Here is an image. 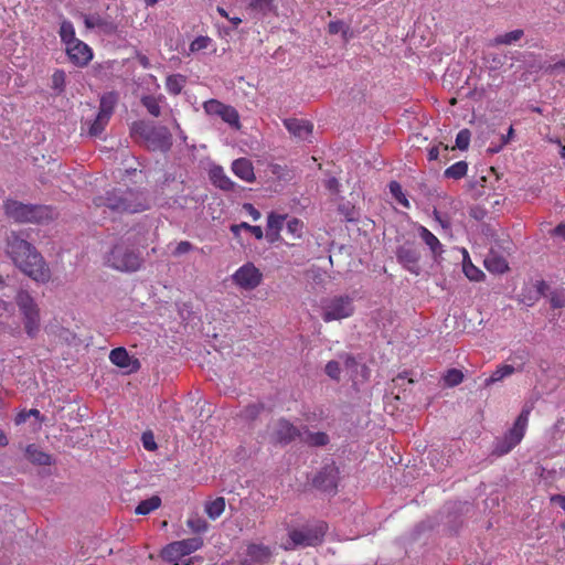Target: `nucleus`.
I'll list each match as a JSON object with an SVG mask.
<instances>
[{
	"label": "nucleus",
	"instance_id": "53",
	"mask_svg": "<svg viewBox=\"0 0 565 565\" xmlns=\"http://www.w3.org/2000/svg\"><path fill=\"white\" fill-rule=\"evenodd\" d=\"M54 211L49 206H40L38 205V224H40L44 218H53Z\"/></svg>",
	"mask_w": 565,
	"mask_h": 565
},
{
	"label": "nucleus",
	"instance_id": "60",
	"mask_svg": "<svg viewBox=\"0 0 565 565\" xmlns=\"http://www.w3.org/2000/svg\"><path fill=\"white\" fill-rule=\"evenodd\" d=\"M428 160L429 161H434V160H437L438 157H439V148L437 146L435 147H431L429 150H428Z\"/></svg>",
	"mask_w": 565,
	"mask_h": 565
},
{
	"label": "nucleus",
	"instance_id": "38",
	"mask_svg": "<svg viewBox=\"0 0 565 565\" xmlns=\"http://www.w3.org/2000/svg\"><path fill=\"white\" fill-rule=\"evenodd\" d=\"M522 36H523V31L518 29V30H513L511 32L498 35L494 39V43L509 45V44H512V43L519 41Z\"/></svg>",
	"mask_w": 565,
	"mask_h": 565
},
{
	"label": "nucleus",
	"instance_id": "40",
	"mask_svg": "<svg viewBox=\"0 0 565 565\" xmlns=\"http://www.w3.org/2000/svg\"><path fill=\"white\" fill-rule=\"evenodd\" d=\"M303 231V222L292 217L286 223L285 232L292 237H300Z\"/></svg>",
	"mask_w": 565,
	"mask_h": 565
},
{
	"label": "nucleus",
	"instance_id": "48",
	"mask_svg": "<svg viewBox=\"0 0 565 565\" xmlns=\"http://www.w3.org/2000/svg\"><path fill=\"white\" fill-rule=\"evenodd\" d=\"M326 373L327 375L332 379V380H335V381H339L340 380V374H341V367H340V362L339 361H329L326 365Z\"/></svg>",
	"mask_w": 565,
	"mask_h": 565
},
{
	"label": "nucleus",
	"instance_id": "37",
	"mask_svg": "<svg viewBox=\"0 0 565 565\" xmlns=\"http://www.w3.org/2000/svg\"><path fill=\"white\" fill-rule=\"evenodd\" d=\"M65 78H66L65 72L62 70H56L52 74L51 88L55 92V94H61L62 92H64Z\"/></svg>",
	"mask_w": 565,
	"mask_h": 565
},
{
	"label": "nucleus",
	"instance_id": "59",
	"mask_svg": "<svg viewBox=\"0 0 565 565\" xmlns=\"http://www.w3.org/2000/svg\"><path fill=\"white\" fill-rule=\"evenodd\" d=\"M52 458L51 456L44 452H38V465H51Z\"/></svg>",
	"mask_w": 565,
	"mask_h": 565
},
{
	"label": "nucleus",
	"instance_id": "50",
	"mask_svg": "<svg viewBox=\"0 0 565 565\" xmlns=\"http://www.w3.org/2000/svg\"><path fill=\"white\" fill-rule=\"evenodd\" d=\"M340 360L342 361L344 367L351 373L356 372L358 362L355 358L349 353H343L340 355Z\"/></svg>",
	"mask_w": 565,
	"mask_h": 565
},
{
	"label": "nucleus",
	"instance_id": "4",
	"mask_svg": "<svg viewBox=\"0 0 565 565\" xmlns=\"http://www.w3.org/2000/svg\"><path fill=\"white\" fill-rule=\"evenodd\" d=\"M353 312V298L348 295H337L321 300V317L324 322L349 318Z\"/></svg>",
	"mask_w": 565,
	"mask_h": 565
},
{
	"label": "nucleus",
	"instance_id": "25",
	"mask_svg": "<svg viewBox=\"0 0 565 565\" xmlns=\"http://www.w3.org/2000/svg\"><path fill=\"white\" fill-rule=\"evenodd\" d=\"M163 100H164V96L163 95H159V96L146 95V96H142L141 99H140L141 105L153 117H159L161 115V106H160V104Z\"/></svg>",
	"mask_w": 565,
	"mask_h": 565
},
{
	"label": "nucleus",
	"instance_id": "5",
	"mask_svg": "<svg viewBox=\"0 0 565 565\" xmlns=\"http://www.w3.org/2000/svg\"><path fill=\"white\" fill-rule=\"evenodd\" d=\"M274 557V546L249 542L237 553L236 565H271Z\"/></svg>",
	"mask_w": 565,
	"mask_h": 565
},
{
	"label": "nucleus",
	"instance_id": "20",
	"mask_svg": "<svg viewBox=\"0 0 565 565\" xmlns=\"http://www.w3.org/2000/svg\"><path fill=\"white\" fill-rule=\"evenodd\" d=\"M209 177L213 185L224 191H233L235 183L226 175L221 166H213L209 171Z\"/></svg>",
	"mask_w": 565,
	"mask_h": 565
},
{
	"label": "nucleus",
	"instance_id": "39",
	"mask_svg": "<svg viewBox=\"0 0 565 565\" xmlns=\"http://www.w3.org/2000/svg\"><path fill=\"white\" fill-rule=\"evenodd\" d=\"M188 527L194 533H204L209 529L207 522L201 516H190L186 521Z\"/></svg>",
	"mask_w": 565,
	"mask_h": 565
},
{
	"label": "nucleus",
	"instance_id": "61",
	"mask_svg": "<svg viewBox=\"0 0 565 565\" xmlns=\"http://www.w3.org/2000/svg\"><path fill=\"white\" fill-rule=\"evenodd\" d=\"M553 233H554L555 235H557V236H562V237L565 239V224H564V223L558 224V225L554 228Z\"/></svg>",
	"mask_w": 565,
	"mask_h": 565
},
{
	"label": "nucleus",
	"instance_id": "3",
	"mask_svg": "<svg viewBox=\"0 0 565 565\" xmlns=\"http://www.w3.org/2000/svg\"><path fill=\"white\" fill-rule=\"evenodd\" d=\"M102 258L105 266L120 273H135L145 262L138 249H106Z\"/></svg>",
	"mask_w": 565,
	"mask_h": 565
},
{
	"label": "nucleus",
	"instance_id": "45",
	"mask_svg": "<svg viewBox=\"0 0 565 565\" xmlns=\"http://www.w3.org/2000/svg\"><path fill=\"white\" fill-rule=\"evenodd\" d=\"M263 411V405L260 404H250L247 405L241 413L239 416L245 420H254L258 417L260 412Z\"/></svg>",
	"mask_w": 565,
	"mask_h": 565
},
{
	"label": "nucleus",
	"instance_id": "35",
	"mask_svg": "<svg viewBox=\"0 0 565 565\" xmlns=\"http://www.w3.org/2000/svg\"><path fill=\"white\" fill-rule=\"evenodd\" d=\"M467 171H468L467 162L458 161L445 170V177L458 180V179H461L462 177H465Z\"/></svg>",
	"mask_w": 565,
	"mask_h": 565
},
{
	"label": "nucleus",
	"instance_id": "41",
	"mask_svg": "<svg viewBox=\"0 0 565 565\" xmlns=\"http://www.w3.org/2000/svg\"><path fill=\"white\" fill-rule=\"evenodd\" d=\"M392 195L404 207H409V202L403 193L402 186L397 181H392L388 185Z\"/></svg>",
	"mask_w": 565,
	"mask_h": 565
},
{
	"label": "nucleus",
	"instance_id": "1",
	"mask_svg": "<svg viewBox=\"0 0 565 565\" xmlns=\"http://www.w3.org/2000/svg\"><path fill=\"white\" fill-rule=\"evenodd\" d=\"M96 205L116 213H139L148 209L143 194L130 189L109 191L105 198L96 200Z\"/></svg>",
	"mask_w": 565,
	"mask_h": 565
},
{
	"label": "nucleus",
	"instance_id": "56",
	"mask_svg": "<svg viewBox=\"0 0 565 565\" xmlns=\"http://www.w3.org/2000/svg\"><path fill=\"white\" fill-rule=\"evenodd\" d=\"M241 226L248 230L255 237H257V238L263 237V230L260 226H253V225H248L247 223H242Z\"/></svg>",
	"mask_w": 565,
	"mask_h": 565
},
{
	"label": "nucleus",
	"instance_id": "33",
	"mask_svg": "<svg viewBox=\"0 0 565 565\" xmlns=\"http://www.w3.org/2000/svg\"><path fill=\"white\" fill-rule=\"evenodd\" d=\"M161 504V499L158 497V495H153L147 500H143L141 501L135 512L136 514H141V515H146V514H149L150 512L157 510Z\"/></svg>",
	"mask_w": 565,
	"mask_h": 565
},
{
	"label": "nucleus",
	"instance_id": "15",
	"mask_svg": "<svg viewBox=\"0 0 565 565\" xmlns=\"http://www.w3.org/2000/svg\"><path fill=\"white\" fill-rule=\"evenodd\" d=\"M284 126L288 132L299 140H309L313 132V124L306 119L287 118Z\"/></svg>",
	"mask_w": 565,
	"mask_h": 565
},
{
	"label": "nucleus",
	"instance_id": "36",
	"mask_svg": "<svg viewBox=\"0 0 565 565\" xmlns=\"http://www.w3.org/2000/svg\"><path fill=\"white\" fill-rule=\"evenodd\" d=\"M213 44V40L206 35L195 38L189 46L190 53H196L207 50Z\"/></svg>",
	"mask_w": 565,
	"mask_h": 565
},
{
	"label": "nucleus",
	"instance_id": "11",
	"mask_svg": "<svg viewBox=\"0 0 565 565\" xmlns=\"http://www.w3.org/2000/svg\"><path fill=\"white\" fill-rule=\"evenodd\" d=\"M203 109L207 115L217 116L234 128L241 127L238 111L231 105H226L217 99H209L204 102Z\"/></svg>",
	"mask_w": 565,
	"mask_h": 565
},
{
	"label": "nucleus",
	"instance_id": "52",
	"mask_svg": "<svg viewBox=\"0 0 565 565\" xmlns=\"http://www.w3.org/2000/svg\"><path fill=\"white\" fill-rule=\"evenodd\" d=\"M141 440H142V445H143L145 449L150 450V451L157 449V444L154 441L152 433H150V431L143 433Z\"/></svg>",
	"mask_w": 565,
	"mask_h": 565
},
{
	"label": "nucleus",
	"instance_id": "55",
	"mask_svg": "<svg viewBox=\"0 0 565 565\" xmlns=\"http://www.w3.org/2000/svg\"><path fill=\"white\" fill-rule=\"evenodd\" d=\"M343 22L342 21H331L329 24H328V32L330 34H337L339 33L340 31L343 30Z\"/></svg>",
	"mask_w": 565,
	"mask_h": 565
},
{
	"label": "nucleus",
	"instance_id": "23",
	"mask_svg": "<svg viewBox=\"0 0 565 565\" xmlns=\"http://www.w3.org/2000/svg\"><path fill=\"white\" fill-rule=\"evenodd\" d=\"M299 440L309 446H324L328 444L329 437L322 431L312 433L308 429H303L300 430Z\"/></svg>",
	"mask_w": 565,
	"mask_h": 565
},
{
	"label": "nucleus",
	"instance_id": "64",
	"mask_svg": "<svg viewBox=\"0 0 565 565\" xmlns=\"http://www.w3.org/2000/svg\"><path fill=\"white\" fill-rule=\"evenodd\" d=\"M513 134H514V129L513 127L511 126L508 130V134L505 136L502 137V143L503 145H507L511 138L513 137Z\"/></svg>",
	"mask_w": 565,
	"mask_h": 565
},
{
	"label": "nucleus",
	"instance_id": "30",
	"mask_svg": "<svg viewBox=\"0 0 565 565\" xmlns=\"http://www.w3.org/2000/svg\"><path fill=\"white\" fill-rule=\"evenodd\" d=\"M275 0H249L247 9L266 17L274 8Z\"/></svg>",
	"mask_w": 565,
	"mask_h": 565
},
{
	"label": "nucleus",
	"instance_id": "26",
	"mask_svg": "<svg viewBox=\"0 0 565 565\" xmlns=\"http://www.w3.org/2000/svg\"><path fill=\"white\" fill-rule=\"evenodd\" d=\"M462 269L467 278L472 281H480L484 277V274L471 263L467 249H462Z\"/></svg>",
	"mask_w": 565,
	"mask_h": 565
},
{
	"label": "nucleus",
	"instance_id": "46",
	"mask_svg": "<svg viewBox=\"0 0 565 565\" xmlns=\"http://www.w3.org/2000/svg\"><path fill=\"white\" fill-rule=\"evenodd\" d=\"M463 380V374L457 369L449 370L445 375V382L448 386H456Z\"/></svg>",
	"mask_w": 565,
	"mask_h": 565
},
{
	"label": "nucleus",
	"instance_id": "9",
	"mask_svg": "<svg viewBox=\"0 0 565 565\" xmlns=\"http://www.w3.org/2000/svg\"><path fill=\"white\" fill-rule=\"evenodd\" d=\"M231 279L237 288L250 291L262 284L263 274L253 263H246L235 270Z\"/></svg>",
	"mask_w": 565,
	"mask_h": 565
},
{
	"label": "nucleus",
	"instance_id": "44",
	"mask_svg": "<svg viewBox=\"0 0 565 565\" xmlns=\"http://www.w3.org/2000/svg\"><path fill=\"white\" fill-rule=\"evenodd\" d=\"M339 212L347 222H356L359 220V212L351 203L341 204Z\"/></svg>",
	"mask_w": 565,
	"mask_h": 565
},
{
	"label": "nucleus",
	"instance_id": "27",
	"mask_svg": "<svg viewBox=\"0 0 565 565\" xmlns=\"http://www.w3.org/2000/svg\"><path fill=\"white\" fill-rule=\"evenodd\" d=\"M186 83V77L181 74L169 75L166 79V88L171 95H179Z\"/></svg>",
	"mask_w": 565,
	"mask_h": 565
},
{
	"label": "nucleus",
	"instance_id": "62",
	"mask_svg": "<svg viewBox=\"0 0 565 565\" xmlns=\"http://www.w3.org/2000/svg\"><path fill=\"white\" fill-rule=\"evenodd\" d=\"M25 455H26L29 460H31V461L34 460L35 449H34L33 445H28L26 446Z\"/></svg>",
	"mask_w": 565,
	"mask_h": 565
},
{
	"label": "nucleus",
	"instance_id": "17",
	"mask_svg": "<svg viewBox=\"0 0 565 565\" xmlns=\"http://www.w3.org/2000/svg\"><path fill=\"white\" fill-rule=\"evenodd\" d=\"M33 249H13L11 255L15 265L28 276L33 277L35 274L34 263L35 255Z\"/></svg>",
	"mask_w": 565,
	"mask_h": 565
},
{
	"label": "nucleus",
	"instance_id": "58",
	"mask_svg": "<svg viewBox=\"0 0 565 565\" xmlns=\"http://www.w3.org/2000/svg\"><path fill=\"white\" fill-rule=\"evenodd\" d=\"M551 303L554 308H562L565 307V298L561 296H552Z\"/></svg>",
	"mask_w": 565,
	"mask_h": 565
},
{
	"label": "nucleus",
	"instance_id": "43",
	"mask_svg": "<svg viewBox=\"0 0 565 565\" xmlns=\"http://www.w3.org/2000/svg\"><path fill=\"white\" fill-rule=\"evenodd\" d=\"M29 300L30 299H29V296L26 294H24V292L19 294L18 301H19L20 307L23 309L24 315H25V317L28 319L26 329H28V331L30 333L31 330H32L31 323H32L33 311H32V309L28 305Z\"/></svg>",
	"mask_w": 565,
	"mask_h": 565
},
{
	"label": "nucleus",
	"instance_id": "49",
	"mask_svg": "<svg viewBox=\"0 0 565 565\" xmlns=\"http://www.w3.org/2000/svg\"><path fill=\"white\" fill-rule=\"evenodd\" d=\"M50 278V268L42 259H38V282H46Z\"/></svg>",
	"mask_w": 565,
	"mask_h": 565
},
{
	"label": "nucleus",
	"instance_id": "16",
	"mask_svg": "<svg viewBox=\"0 0 565 565\" xmlns=\"http://www.w3.org/2000/svg\"><path fill=\"white\" fill-rule=\"evenodd\" d=\"M109 360L116 366L125 369L127 373H134L140 369L139 360L130 356L125 348L111 350Z\"/></svg>",
	"mask_w": 565,
	"mask_h": 565
},
{
	"label": "nucleus",
	"instance_id": "13",
	"mask_svg": "<svg viewBox=\"0 0 565 565\" xmlns=\"http://www.w3.org/2000/svg\"><path fill=\"white\" fill-rule=\"evenodd\" d=\"M72 43L73 44L65 49L70 61L78 67L88 65L93 58L92 49L82 40L73 41Z\"/></svg>",
	"mask_w": 565,
	"mask_h": 565
},
{
	"label": "nucleus",
	"instance_id": "28",
	"mask_svg": "<svg viewBox=\"0 0 565 565\" xmlns=\"http://www.w3.org/2000/svg\"><path fill=\"white\" fill-rule=\"evenodd\" d=\"M204 510L210 519H217L225 510V499L223 497H218L212 501H207Z\"/></svg>",
	"mask_w": 565,
	"mask_h": 565
},
{
	"label": "nucleus",
	"instance_id": "57",
	"mask_svg": "<svg viewBox=\"0 0 565 565\" xmlns=\"http://www.w3.org/2000/svg\"><path fill=\"white\" fill-rule=\"evenodd\" d=\"M244 210L248 212V214L253 217L254 221H257L260 217L259 211L256 210L254 205L250 203L244 204Z\"/></svg>",
	"mask_w": 565,
	"mask_h": 565
},
{
	"label": "nucleus",
	"instance_id": "34",
	"mask_svg": "<svg viewBox=\"0 0 565 565\" xmlns=\"http://www.w3.org/2000/svg\"><path fill=\"white\" fill-rule=\"evenodd\" d=\"M109 119H110V116L98 111L95 120L93 121V124L89 127V130H88L89 135L93 137L99 136L105 130V127L107 126Z\"/></svg>",
	"mask_w": 565,
	"mask_h": 565
},
{
	"label": "nucleus",
	"instance_id": "32",
	"mask_svg": "<svg viewBox=\"0 0 565 565\" xmlns=\"http://www.w3.org/2000/svg\"><path fill=\"white\" fill-rule=\"evenodd\" d=\"M60 36L65 44V49L73 44V41H81L75 36V29L70 21H63L60 26Z\"/></svg>",
	"mask_w": 565,
	"mask_h": 565
},
{
	"label": "nucleus",
	"instance_id": "54",
	"mask_svg": "<svg viewBox=\"0 0 565 565\" xmlns=\"http://www.w3.org/2000/svg\"><path fill=\"white\" fill-rule=\"evenodd\" d=\"M31 416H35V409L33 408L30 409L29 412H20L14 418L15 425H21L25 423L26 419Z\"/></svg>",
	"mask_w": 565,
	"mask_h": 565
},
{
	"label": "nucleus",
	"instance_id": "29",
	"mask_svg": "<svg viewBox=\"0 0 565 565\" xmlns=\"http://www.w3.org/2000/svg\"><path fill=\"white\" fill-rule=\"evenodd\" d=\"M118 96L114 92L106 93L102 96L99 103V113L111 117L115 106L117 104Z\"/></svg>",
	"mask_w": 565,
	"mask_h": 565
},
{
	"label": "nucleus",
	"instance_id": "47",
	"mask_svg": "<svg viewBox=\"0 0 565 565\" xmlns=\"http://www.w3.org/2000/svg\"><path fill=\"white\" fill-rule=\"evenodd\" d=\"M471 134L469 129H462L457 134L456 147L460 150H467L470 143Z\"/></svg>",
	"mask_w": 565,
	"mask_h": 565
},
{
	"label": "nucleus",
	"instance_id": "21",
	"mask_svg": "<svg viewBox=\"0 0 565 565\" xmlns=\"http://www.w3.org/2000/svg\"><path fill=\"white\" fill-rule=\"evenodd\" d=\"M232 171L236 177L246 182H252L255 180L253 163L246 158L234 160L232 163Z\"/></svg>",
	"mask_w": 565,
	"mask_h": 565
},
{
	"label": "nucleus",
	"instance_id": "14",
	"mask_svg": "<svg viewBox=\"0 0 565 565\" xmlns=\"http://www.w3.org/2000/svg\"><path fill=\"white\" fill-rule=\"evenodd\" d=\"M339 479L338 468L331 463L324 466L313 479V484L326 492L335 490Z\"/></svg>",
	"mask_w": 565,
	"mask_h": 565
},
{
	"label": "nucleus",
	"instance_id": "63",
	"mask_svg": "<svg viewBox=\"0 0 565 565\" xmlns=\"http://www.w3.org/2000/svg\"><path fill=\"white\" fill-rule=\"evenodd\" d=\"M552 501L557 503L565 511V497L564 495H555L552 498Z\"/></svg>",
	"mask_w": 565,
	"mask_h": 565
},
{
	"label": "nucleus",
	"instance_id": "6",
	"mask_svg": "<svg viewBox=\"0 0 565 565\" xmlns=\"http://www.w3.org/2000/svg\"><path fill=\"white\" fill-rule=\"evenodd\" d=\"M530 406H524L518 416L513 427L504 435V437L497 441L494 446V454L502 456L512 450L524 437L529 416L531 413Z\"/></svg>",
	"mask_w": 565,
	"mask_h": 565
},
{
	"label": "nucleus",
	"instance_id": "19",
	"mask_svg": "<svg viewBox=\"0 0 565 565\" xmlns=\"http://www.w3.org/2000/svg\"><path fill=\"white\" fill-rule=\"evenodd\" d=\"M484 267L492 274H504L509 270L508 260L495 250L490 249L483 260Z\"/></svg>",
	"mask_w": 565,
	"mask_h": 565
},
{
	"label": "nucleus",
	"instance_id": "24",
	"mask_svg": "<svg viewBox=\"0 0 565 565\" xmlns=\"http://www.w3.org/2000/svg\"><path fill=\"white\" fill-rule=\"evenodd\" d=\"M522 366L514 367L510 364H503L497 367V370L484 381L486 386H490L495 382L502 381L503 379L512 375L516 371H521Z\"/></svg>",
	"mask_w": 565,
	"mask_h": 565
},
{
	"label": "nucleus",
	"instance_id": "22",
	"mask_svg": "<svg viewBox=\"0 0 565 565\" xmlns=\"http://www.w3.org/2000/svg\"><path fill=\"white\" fill-rule=\"evenodd\" d=\"M532 284V288L534 289L531 296H526L525 292H520L519 300L526 305L533 306L542 295H544L547 289V285L544 280L530 281Z\"/></svg>",
	"mask_w": 565,
	"mask_h": 565
},
{
	"label": "nucleus",
	"instance_id": "31",
	"mask_svg": "<svg viewBox=\"0 0 565 565\" xmlns=\"http://www.w3.org/2000/svg\"><path fill=\"white\" fill-rule=\"evenodd\" d=\"M397 257L411 271H416V249H397Z\"/></svg>",
	"mask_w": 565,
	"mask_h": 565
},
{
	"label": "nucleus",
	"instance_id": "7",
	"mask_svg": "<svg viewBox=\"0 0 565 565\" xmlns=\"http://www.w3.org/2000/svg\"><path fill=\"white\" fill-rule=\"evenodd\" d=\"M288 535L289 539L282 545V548L291 551L297 547L315 546L319 544L324 535V529L322 526L294 529L289 531Z\"/></svg>",
	"mask_w": 565,
	"mask_h": 565
},
{
	"label": "nucleus",
	"instance_id": "8",
	"mask_svg": "<svg viewBox=\"0 0 565 565\" xmlns=\"http://www.w3.org/2000/svg\"><path fill=\"white\" fill-rule=\"evenodd\" d=\"M203 545L201 537H191L168 544L162 551V557L173 565H179L182 557L200 550Z\"/></svg>",
	"mask_w": 565,
	"mask_h": 565
},
{
	"label": "nucleus",
	"instance_id": "42",
	"mask_svg": "<svg viewBox=\"0 0 565 565\" xmlns=\"http://www.w3.org/2000/svg\"><path fill=\"white\" fill-rule=\"evenodd\" d=\"M418 235L428 247H443L438 238L426 227L419 226Z\"/></svg>",
	"mask_w": 565,
	"mask_h": 565
},
{
	"label": "nucleus",
	"instance_id": "51",
	"mask_svg": "<svg viewBox=\"0 0 565 565\" xmlns=\"http://www.w3.org/2000/svg\"><path fill=\"white\" fill-rule=\"evenodd\" d=\"M83 17H84V23L87 29L99 28L104 24L103 19L97 14H94V15L84 14Z\"/></svg>",
	"mask_w": 565,
	"mask_h": 565
},
{
	"label": "nucleus",
	"instance_id": "2",
	"mask_svg": "<svg viewBox=\"0 0 565 565\" xmlns=\"http://www.w3.org/2000/svg\"><path fill=\"white\" fill-rule=\"evenodd\" d=\"M131 135L141 139L147 149L151 151L167 152L172 146V136L167 127L152 126L143 120L134 121Z\"/></svg>",
	"mask_w": 565,
	"mask_h": 565
},
{
	"label": "nucleus",
	"instance_id": "12",
	"mask_svg": "<svg viewBox=\"0 0 565 565\" xmlns=\"http://www.w3.org/2000/svg\"><path fill=\"white\" fill-rule=\"evenodd\" d=\"M268 435L270 441L275 444H288L296 438H299L300 429L294 426L288 420L280 418L273 422L268 426Z\"/></svg>",
	"mask_w": 565,
	"mask_h": 565
},
{
	"label": "nucleus",
	"instance_id": "18",
	"mask_svg": "<svg viewBox=\"0 0 565 565\" xmlns=\"http://www.w3.org/2000/svg\"><path fill=\"white\" fill-rule=\"evenodd\" d=\"M286 215L271 212L267 217L266 238L274 243L278 239L280 231L285 230Z\"/></svg>",
	"mask_w": 565,
	"mask_h": 565
},
{
	"label": "nucleus",
	"instance_id": "10",
	"mask_svg": "<svg viewBox=\"0 0 565 565\" xmlns=\"http://www.w3.org/2000/svg\"><path fill=\"white\" fill-rule=\"evenodd\" d=\"M4 215L15 223H30L35 220V205L8 198L2 203Z\"/></svg>",
	"mask_w": 565,
	"mask_h": 565
}]
</instances>
